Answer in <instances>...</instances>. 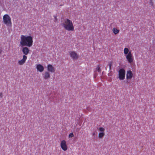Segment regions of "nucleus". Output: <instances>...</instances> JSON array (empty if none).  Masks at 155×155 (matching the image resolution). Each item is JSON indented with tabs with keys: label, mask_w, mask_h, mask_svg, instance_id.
Here are the masks:
<instances>
[{
	"label": "nucleus",
	"mask_w": 155,
	"mask_h": 155,
	"mask_svg": "<svg viewBox=\"0 0 155 155\" xmlns=\"http://www.w3.org/2000/svg\"><path fill=\"white\" fill-rule=\"evenodd\" d=\"M33 42V38L30 35L21 36L20 43L21 46L30 47L32 46Z\"/></svg>",
	"instance_id": "f257e3e1"
},
{
	"label": "nucleus",
	"mask_w": 155,
	"mask_h": 155,
	"mask_svg": "<svg viewBox=\"0 0 155 155\" xmlns=\"http://www.w3.org/2000/svg\"><path fill=\"white\" fill-rule=\"evenodd\" d=\"M64 29L68 31L74 30V27L71 20L68 19H66L64 22L62 24Z\"/></svg>",
	"instance_id": "f03ea898"
},
{
	"label": "nucleus",
	"mask_w": 155,
	"mask_h": 155,
	"mask_svg": "<svg viewBox=\"0 0 155 155\" xmlns=\"http://www.w3.org/2000/svg\"><path fill=\"white\" fill-rule=\"evenodd\" d=\"M3 22L7 26L10 27L12 26L11 19L8 14L5 15L3 17Z\"/></svg>",
	"instance_id": "7ed1b4c3"
},
{
	"label": "nucleus",
	"mask_w": 155,
	"mask_h": 155,
	"mask_svg": "<svg viewBox=\"0 0 155 155\" xmlns=\"http://www.w3.org/2000/svg\"><path fill=\"white\" fill-rule=\"evenodd\" d=\"M119 78L120 80L124 79L125 75V71L123 69H120L118 71Z\"/></svg>",
	"instance_id": "20e7f679"
},
{
	"label": "nucleus",
	"mask_w": 155,
	"mask_h": 155,
	"mask_svg": "<svg viewBox=\"0 0 155 155\" xmlns=\"http://www.w3.org/2000/svg\"><path fill=\"white\" fill-rule=\"evenodd\" d=\"M126 58L128 63L131 64L133 62L134 58L130 51L129 54L126 55Z\"/></svg>",
	"instance_id": "39448f33"
},
{
	"label": "nucleus",
	"mask_w": 155,
	"mask_h": 155,
	"mask_svg": "<svg viewBox=\"0 0 155 155\" xmlns=\"http://www.w3.org/2000/svg\"><path fill=\"white\" fill-rule=\"evenodd\" d=\"M69 53L70 57L73 60H77L79 57L78 55L75 51H70Z\"/></svg>",
	"instance_id": "423d86ee"
},
{
	"label": "nucleus",
	"mask_w": 155,
	"mask_h": 155,
	"mask_svg": "<svg viewBox=\"0 0 155 155\" xmlns=\"http://www.w3.org/2000/svg\"><path fill=\"white\" fill-rule=\"evenodd\" d=\"M60 146L63 150L64 151H66L68 149L66 142L64 140H62L60 143Z\"/></svg>",
	"instance_id": "0eeeda50"
},
{
	"label": "nucleus",
	"mask_w": 155,
	"mask_h": 155,
	"mask_svg": "<svg viewBox=\"0 0 155 155\" xmlns=\"http://www.w3.org/2000/svg\"><path fill=\"white\" fill-rule=\"evenodd\" d=\"M105 129L102 127H100L99 128L98 130L101 132L99 133L98 134V137L99 138H102L105 135V134L104 132Z\"/></svg>",
	"instance_id": "6e6552de"
},
{
	"label": "nucleus",
	"mask_w": 155,
	"mask_h": 155,
	"mask_svg": "<svg viewBox=\"0 0 155 155\" xmlns=\"http://www.w3.org/2000/svg\"><path fill=\"white\" fill-rule=\"evenodd\" d=\"M27 59V57L26 55H24L22 59L21 60L18 61V64L20 65L23 64L25 63Z\"/></svg>",
	"instance_id": "1a4fd4ad"
},
{
	"label": "nucleus",
	"mask_w": 155,
	"mask_h": 155,
	"mask_svg": "<svg viewBox=\"0 0 155 155\" xmlns=\"http://www.w3.org/2000/svg\"><path fill=\"white\" fill-rule=\"evenodd\" d=\"M22 51L23 54L26 55H28L29 52V50L28 47H24L22 48Z\"/></svg>",
	"instance_id": "9d476101"
},
{
	"label": "nucleus",
	"mask_w": 155,
	"mask_h": 155,
	"mask_svg": "<svg viewBox=\"0 0 155 155\" xmlns=\"http://www.w3.org/2000/svg\"><path fill=\"white\" fill-rule=\"evenodd\" d=\"M133 74L131 71L129 70L127 71L126 74V79L127 80L131 79L133 77Z\"/></svg>",
	"instance_id": "9b49d317"
},
{
	"label": "nucleus",
	"mask_w": 155,
	"mask_h": 155,
	"mask_svg": "<svg viewBox=\"0 0 155 155\" xmlns=\"http://www.w3.org/2000/svg\"><path fill=\"white\" fill-rule=\"evenodd\" d=\"M43 78L45 80H48L50 78V75L48 71H46L42 74Z\"/></svg>",
	"instance_id": "f8f14e48"
},
{
	"label": "nucleus",
	"mask_w": 155,
	"mask_h": 155,
	"mask_svg": "<svg viewBox=\"0 0 155 155\" xmlns=\"http://www.w3.org/2000/svg\"><path fill=\"white\" fill-rule=\"evenodd\" d=\"M47 69L48 71L51 72H54L55 71V68L52 65L50 64L48 65Z\"/></svg>",
	"instance_id": "ddd939ff"
},
{
	"label": "nucleus",
	"mask_w": 155,
	"mask_h": 155,
	"mask_svg": "<svg viewBox=\"0 0 155 155\" xmlns=\"http://www.w3.org/2000/svg\"><path fill=\"white\" fill-rule=\"evenodd\" d=\"M36 68L38 71L40 72H42L44 70V68L43 66L40 64L37 65Z\"/></svg>",
	"instance_id": "4468645a"
},
{
	"label": "nucleus",
	"mask_w": 155,
	"mask_h": 155,
	"mask_svg": "<svg viewBox=\"0 0 155 155\" xmlns=\"http://www.w3.org/2000/svg\"><path fill=\"white\" fill-rule=\"evenodd\" d=\"M119 31L120 30L116 28H114L112 29V31L115 35L117 34Z\"/></svg>",
	"instance_id": "2eb2a0df"
},
{
	"label": "nucleus",
	"mask_w": 155,
	"mask_h": 155,
	"mask_svg": "<svg viewBox=\"0 0 155 155\" xmlns=\"http://www.w3.org/2000/svg\"><path fill=\"white\" fill-rule=\"evenodd\" d=\"M129 50L127 48H125L124 49V54L125 55H127L129 53Z\"/></svg>",
	"instance_id": "dca6fc26"
},
{
	"label": "nucleus",
	"mask_w": 155,
	"mask_h": 155,
	"mask_svg": "<svg viewBox=\"0 0 155 155\" xmlns=\"http://www.w3.org/2000/svg\"><path fill=\"white\" fill-rule=\"evenodd\" d=\"M96 71H98L99 72H101V70L100 68V67L99 65H97V68H96Z\"/></svg>",
	"instance_id": "f3484780"
},
{
	"label": "nucleus",
	"mask_w": 155,
	"mask_h": 155,
	"mask_svg": "<svg viewBox=\"0 0 155 155\" xmlns=\"http://www.w3.org/2000/svg\"><path fill=\"white\" fill-rule=\"evenodd\" d=\"M74 136V134L73 133H71L69 135V137L70 138H71Z\"/></svg>",
	"instance_id": "a211bd4d"
},
{
	"label": "nucleus",
	"mask_w": 155,
	"mask_h": 155,
	"mask_svg": "<svg viewBox=\"0 0 155 155\" xmlns=\"http://www.w3.org/2000/svg\"><path fill=\"white\" fill-rule=\"evenodd\" d=\"M112 61L110 62L108 64L109 67V70H110L111 69V66L112 65Z\"/></svg>",
	"instance_id": "6ab92c4d"
},
{
	"label": "nucleus",
	"mask_w": 155,
	"mask_h": 155,
	"mask_svg": "<svg viewBox=\"0 0 155 155\" xmlns=\"http://www.w3.org/2000/svg\"><path fill=\"white\" fill-rule=\"evenodd\" d=\"M54 17L55 20L57 21V17L55 16H54Z\"/></svg>",
	"instance_id": "aec40b11"
},
{
	"label": "nucleus",
	"mask_w": 155,
	"mask_h": 155,
	"mask_svg": "<svg viewBox=\"0 0 155 155\" xmlns=\"http://www.w3.org/2000/svg\"><path fill=\"white\" fill-rule=\"evenodd\" d=\"M0 96L1 97H2V94L1 93H0Z\"/></svg>",
	"instance_id": "412c9836"
},
{
	"label": "nucleus",
	"mask_w": 155,
	"mask_h": 155,
	"mask_svg": "<svg viewBox=\"0 0 155 155\" xmlns=\"http://www.w3.org/2000/svg\"><path fill=\"white\" fill-rule=\"evenodd\" d=\"M92 134H93V135H95V133H93Z\"/></svg>",
	"instance_id": "4be33fe9"
},
{
	"label": "nucleus",
	"mask_w": 155,
	"mask_h": 155,
	"mask_svg": "<svg viewBox=\"0 0 155 155\" xmlns=\"http://www.w3.org/2000/svg\"><path fill=\"white\" fill-rule=\"evenodd\" d=\"M2 51L1 50L0 51V54L1 53V52Z\"/></svg>",
	"instance_id": "5701e85b"
}]
</instances>
